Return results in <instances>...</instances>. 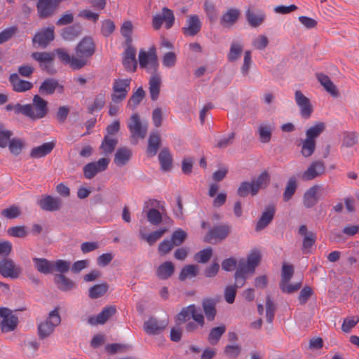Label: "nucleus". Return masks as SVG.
I'll return each instance as SVG.
<instances>
[{
  "label": "nucleus",
  "mask_w": 359,
  "mask_h": 359,
  "mask_svg": "<svg viewBox=\"0 0 359 359\" xmlns=\"http://www.w3.org/2000/svg\"><path fill=\"white\" fill-rule=\"evenodd\" d=\"M131 79L115 80L113 84L114 93L111 95V100L114 102H119L123 100L129 91Z\"/></svg>",
  "instance_id": "obj_8"
},
{
  "label": "nucleus",
  "mask_w": 359,
  "mask_h": 359,
  "mask_svg": "<svg viewBox=\"0 0 359 359\" xmlns=\"http://www.w3.org/2000/svg\"><path fill=\"white\" fill-rule=\"evenodd\" d=\"M133 28V26L130 21L124 22L121 27V33L122 36L126 39L127 44H131V34Z\"/></svg>",
  "instance_id": "obj_61"
},
{
  "label": "nucleus",
  "mask_w": 359,
  "mask_h": 359,
  "mask_svg": "<svg viewBox=\"0 0 359 359\" xmlns=\"http://www.w3.org/2000/svg\"><path fill=\"white\" fill-rule=\"evenodd\" d=\"M275 311L276 306L273 301L271 299L270 296L268 295L266 299V317L268 323H272L274 318Z\"/></svg>",
  "instance_id": "obj_62"
},
{
  "label": "nucleus",
  "mask_w": 359,
  "mask_h": 359,
  "mask_svg": "<svg viewBox=\"0 0 359 359\" xmlns=\"http://www.w3.org/2000/svg\"><path fill=\"white\" fill-rule=\"evenodd\" d=\"M198 273V266L189 264L184 266L179 275L181 281L185 280L187 278L196 277Z\"/></svg>",
  "instance_id": "obj_47"
},
{
  "label": "nucleus",
  "mask_w": 359,
  "mask_h": 359,
  "mask_svg": "<svg viewBox=\"0 0 359 359\" xmlns=\"http://www.w3.org/2000/svg\"><path fill=\"white\" fill-rule=\"evenodd\" d=\"M151 74V76L149 79V88L151 99L155 101L158 98L159 96L161 79L160 75L158 74V72Z\"/></svg>",
  "instance_id": "obj_30"
},
{
  "label": "nucleus",
  "mask_w": 359,
  "mask_h": 359,
  "mask_svg": "<svg viewBox=\"0 0 359 359\" xmlns=\"http://www.w3.org/2000/svg\"><path fill=\"white\" fill-rule=\"evenodd\" d=\"M275 213L276 208L274 205H269L266 206L257 222L255 231H259L265 229L273 220Z\"/></svg>",
  "instance_id": "obj_23"
},
{
  "label": "nucleus",
  "mask_w": 359,
  "mask_h": 359,
  "mask_svg": "<svg viewBox=\"0 0 359 359\" xmlns=\"http://www.w3.org/2000/svg\"><path fill=\"white\" fill-rule=\"evenodd\" d=\"M201 29V22L198 15H189L187 20V25L184 27L182 32L185 36H194L199 33Z\"/></svg>",
  "instance_id": "obj_22"
},
{
  "label": "nucleus",
  "mask_w": 359,
  "mask_h": 359,
  "mask_svg": "<svg viewBox=\"0 0 359 359\" xmlns=\"http://www.w3.org/2000/svg\"><path fill=\"white\" fill-rule=\"evenodd\" d=\"M109 163V159L107 158H100L97 161L86 164L83 168V175L86 179L93 178L98 172L105 170Z\"/></svg>",
  "instance_id": "obj_9"
},
{
  "label": "nucleus",
  "mask_w": 359,
  "mask_h": 359,
  "mask_svg": "<svg viewBox=\"0 0 359 359\" xmlns=\"http://www.w3.org/2000/svg\"><path fill=\"white\" fill-rule=\"evenodd\" d=\"M316 77L320 83L323 88L330 93L332 96L337 97L339 95V92L337 89L336 86L331 81L330 77L323 73L316 74Z\"/></svg>",
  "instance_id": "obj_34"
},
{
  "label": "nucleus",
  "mask_w": 359,
  "mask_h": 359,
  "mask_svg": "<svg viewBox=\"0 0 359 359\" xmlns=\"http://www.w3.org/2000/svg\"><path fill=\"white\" fill-rule=\"evenodd\" d=\"M7 233L10 236L15 238H25L27 236L28 232L25 226H16L10 227L7 230Z\"/></svg>",
  "instance_id": "obj_60"
},
{
  "label": "nucleus",
  "mask_w": 359,
  "mask_h": 359,
  "mask_svg": "<svg viewBox=\"0 0 359 359\" xmlns=\"http://www.w3.org/2000/svg\"><path fill=\"white\" fill-rule=\"evenodd\" d=\"M128 127L131 134V137L135 140L133 144L137 143V139H144L147 133V126L142 125L137 114L131 116Z\"/></svg>",
  "instance_id": "obj_7"
},
{
  "label": "nucleus",
  "mask_w": 359,
  "mask_h": 359,
  "mask_svg": "<svg viewBox=\"0 0 359 359\" xmlns=\"http://www.w3.org/2000/svg\"><path fill=\"white\" fill-rule=\"evenodd\" d=\"M215 302L211 299H204L202 304L203 309L207 319L212 321L215 319L217 310L215 307Z\"/></svg>",
  "instance_id": "obj_42"
},
{
  "label": "nucleus",
  "mask_w": 359,
  "mask_h": 359,
  "mask_svg": "<svg viewBox=\"0 0 359 359\" xmlns=\"http://www.w3.org/2000/svg\"><path fill=\"white\" fill-rule=\"evenodd\" d=\"M325 169L326 167L323 161H315L299 177L303 181H311L323 175Z\"/></svg>",
  "instance_id": "obj_10"
},
{
  "label": "nucleus",
  "mask_w": 359,
  "mask_h": 359,
  "mask_svg": "<svg viewBox=\"0 0 359 359\" xmlns=\"http://www.w3.org/2000/svg\"><path fill=\"white\" fill-rule=\"evenodd\" d=\"M175 16L172 10L164 7L162 9V15L154 16L152 25L156 30L159 29L163 22L165 23L166 29H170L174 24Z\"/></svg>",
  "instance_id": "obj_13"
},
{
  "label": "nucleus",
  "mask_w": 359,
  "mask_h": 359,
  "mask_svg": "<svg viewBox=\"0 0 359 359\" xmlns=\"http://www.w3.org/2000/svg\"><path fill=\"white\" fill-rule=\"evenodd\" d=\"M61 318L59 309L55 308L49 313L48 318L38 325V334L41 339L48 337L60 324Z\"/></svg>",
  "instance_id": "obj_2"
},
{
  "label": "nucleus",
  "mask_w": 359,
  "mask_h": 359,
  "mask_svg": "<svg viewBox=\"0 0 359 359\" xmlns=\"http://www.w3.org/2000/svg\"><path fill=\"white\" fill-rule=\"evenodd\" d=\"M231 231V226L227 224L216 226L209 230L204 238L205 243H211L212 240H224Z\"/></svg>",
  "instance_id": "obj_16"
},
{
  "label": "nucleus",
  "mask_w": 359,
  "mask_h": 359,
  "mask_svg": "<svg viewBox=\"0 0 359 359\" xmlns=\"http://www.w3.org/2000/svg\"><path fill=\"white\" fill-rule=\"evenodd\" d=\"M76 54L79 57H90L95 52V44L91 36H85L77 44Z\"/></svg>",
  "instance_id": "obj_11"
},
{
  "label": "nucleus",
  "mask_w": 359,
  "mask_h": 359,
  "mask_svg": "<svg viewBox=\"0 0 359 359\" xmlns=\"http://www.w3.org/2000/svg\"><path fill=\"white\" fill-rule=\"evenodd\" d=\"M295 101L297 104L300 108V114L302 118L308 119L311 117L313 109L309 99L306 97L301 90H297L295 91Z\"/></svg>",
  "instance_id": "obj_14"
},
{
  "label": "nucleus",
  "mask_w": 359,
  "mask_h": 359,
  "mask_svg": "<svg viewBox=\"0 0 359 359\" xmlns=\"http://www.w3.org/2000/svg\"><path fill=\"white\" fill-rule=\"evenodd\" d=\"M174 271V264L171 262L167 261L157 268L156 274L160 279L167 280L172 276Z\"/></svg>",
  "instance_id": "obj_36"
},
{
  "label": "nucleus",
  "mask_w": 359,
  "mask_h": 359,
  "mask_svg": "<svg viewBox=\"0 0 359 359\" xmlns=\"http://www.w3.org/2000/svg\"><path fill=\"white\" fill-rule=\"evenodd\" d=\"M8 147L11 154L15 156H18L24 147V143L22 140L19 138H13Z\"/></svg>",
  "instance_id": "obj_57"
},
{
  "label": "nucleus",
  "mask_w": 359,
  "mask_h": 359,
  "mask_svg": "<svg viewBox=\"0 0 359 359\" xmlns=\"http://www.w3.org/2000/svg\"><path fill=\"white\" fill-rule=\"evenodd\" d=\"M54 28L48 27L41 32L36 33L33 37V43L46 48L54 39Z\"/></svg>",
  "instance_id": "obj_25"
},
{
  "label": "nucleus",
  "mask_w": 359,
  "mask_h": 359,
  "mask_svg": "<svg viewBox=\"0 0 359 359\" xmlns=\"http://www.w3.org/2000/svg\"><path fill=\"white\" fill-rule=\"evenodd\" d=\"M116 312L114 306H108L104 307L102 311L96 316H90L88 323L92 325L97 324H104L110 318H111Z\"/></svg>",
  "instance_id": "obj_19"
},
{
  "label": "nucleus",
  "mask_w": 359,
  "mask_h": 359,
  "mask_svg": "<svg viewBox=\"0 0 359 359\" xmlns=\"http://www.w3.org/2000/svg\"><path fill=\"white\" fill-rule=\"evenodd\" d=\"M13 133L5 128L4 124L0 121V148L4 149L9 144Z\"/></svg>",
  "instance_id": "obj_46"
},
{
  "label": "nucleus",
  "mask_w": 359,
  "mask_h": 359,
  "mask_svg": "<svg viewBox=\"0 0 359 359\" xmlns=\"http://www.w3.org/2000/svg\"><path fill=\"white\" fill-rule=\"evenodd\" d=\"M161 168L163 171H168L172 168V158L167 148L163 149L158 154Z\"/></svg>",
  "instance_id": "obj_39"
},
{
  "label": "nucleus",
  "mask_w": 359,
  "mask_h": 359,
  "mask_svg": "<svg viewBox=\"0 0 359 359\" xmlns=\"http://www.w3.org/2000/svg\"><path fill=\"white\" fill-rule=\"evenodd\" d=\"M243 51V46L238 42H233L228 53V60L231 62L236 61Z\"/></svg>",
  "instance_id": "obj_50"
},
{
  "label": "nucleus",
  "mask_w": 359,
  "mask_h": 359,
  "mask_svg": "<svg viewBox=\"0 0 359 359\" xmlns=\"http://www.w3.org/2000/svg\"><path fill=\"white\" fill-rule=\"evenodd\" d=\"M53 281L57 289L63 292L70 291L76 287V283L65 274H55Z\"/></svg>",
  "instance_id": "obj_26"
},
{
  "label": "nucleus",
  "mask_w": 359,
  "mask_h": 359,
  "mask_svg": "<svg viewBox=\"0 0 359 359\" xmlns=\"http://www.w3.org/2000/svg\"><path fill=\"white\" fill-rule=\"evenodd\" d=\"M55 144L53 142H46L39 147L32 149L29 156L32 158H39L49 154L54 149Z\"/></svg>",
  "instance_id": "obj_27"
},
{
  "label": "nucleus",
  "mask_w": 359,
  "mask_h": 359,
  "mask_svg": "<svg viewBox=\"0 0 359 359\" xmlns=\"http://www.w3.org/2000/svg\"><path fill=\"white\" fill-rule=\"evenodd\" d=\"M106 102L105 95L100 93L95 97L93 103L88 107V110L90 114H93L95 111L100 110L103 108Z\"/></svg>",
  "instance_id": "obj_54"
},
{
  "label": "nucleus",
  "mask_w": 359,
  "mask_h": 359,
  "mask_svg": "<svg viewBox=\"0 0 359 359\" xmlns=\"http://www.w3.org/2000/svg\"><path fill=\"white\" fill-rule=\"evenodd\" d=\"M319 186L314 185L309 188L304 194L303 204L307 208H311L315 206L318 201V197L317 196Z\"/></svg>",
  "instance_id": "obj_29"
},
{
  "label": "nucleus",
  "mask_w": 359,
  "mask_h": 359,
  "mask_svg": "<svg viewBox=\"0 0 359 359\" xmlns=\"http://www.w3.org/2000/svg\"><path fill=\"white\" fill-rule=\"evenodd\" d=\"M115 28L114 22L110 19H107L101 22L100 32L104 37H109L113 34Z\"/></svg>",
  "instance_id": "obj_55"
},
{
  "label": "nucleus",
  "mask_w": 359,
  "mask_h": 359,
  "mask_svg": "<svg viewBox=\"0 0 359 359\" xmlns=\"http://www.w3.org/2000/svg\"><path fill=\"white\" fill-rule=\"evenodd\" d=\"M27 108L25 116L32 120L45 117L48 113V102L39 95H35L32 104H25Z\"/></svg>",
  "instance_id": "obj_1"
},
{
  "label": "nucleus",
  "mask_w": 359,
  "mask_h": 359,
  "mask_svg": "<svg viewBox=\"0 0 359 359\" xmlns=\"http://www.w3.org/2000/svg\"><path fill=\"white\" fill-rule=\"evenodd\" d=\"M132 151L127 147H121L117 149L114 156V163L118 166L125 165L130 159Z\"/></svg>",
  "instance_id": "obj_33"
},
{
  "label": "nucleus",
  "mask_w": 359,
  "mask_h": 359,
  "mask_svg": "<svg viewBox=\"0 0 359 359\" xmlns=\"http://www.w3.org/2000/svg\"><path fill=\"white\" fill-rule=\"evenodd\" d=\"M166 231V228H161L160 229L153 231L149 234H146L145 233L140 231V237L141 239L146 241L151 245L159 240Z\"/></svg>",
  "instance_id": "obj_40"
},
{
  "label": "nucleus",
  "mask_w": 359,
  "mask_h": 359,
  "mask_svg": "<svg viewBox=\"0 0 359 359\" xmlns=\"http://www.w3.org/2000/svg\"><path fill=\"white\" fill-rule=\"evenodd\" d=\"M109 290V284L106 282L96 284L90 287L88 296L90 299H97L103 296Z\"/></svg>",
  "instance_id": "obj_38"
},
{
  "label": "nucleus",
  "mask_w": 359,
  "mask_h": 359,
  "mask_svg": "<svg viewBox=\"0 0 359 359\" xmlns=\"http://www.w3.org/2000/svg\"><path fill=\"white\" fill-rule=\"evenodd\" d=\"M147 218L148 222L154 226L160 224L163 220L161 213L156 208H151L147 211Z\"/></svg>",
  "instance_id": "obj_53"
},
{
  "label": "nucleus",
  "mask_w": 359,
  "mask_h": 359,
  "mask_svg": "<svg viewBox=\"0 0 359 359\" xmlns=\"http://www.w3.org/2000/svg\"><path fill=\"white\" fill-rule=\"evenodd\" d=\"M168 325V319L158 320L154 317H151L144 323L143 328L147 334L156 335L161 333Z\"/></svg>",
  "instance_id": "obj_12"
},
{
  "label": "nucleus",
  "mask_w": 359,
  "mask_h": 359,
  "mask_svg": "<svg viewBox=\"0 0 359 359\" xmlns=\"http://www.w3.org/2000/svg\"><path fill=\"white\" fill-rule=\"evenodd\" d=\"M31 56L39 62L41 70L50 75L56 73V70L53 67L54 53L50 52H34Z\"/></svg>",
  "instance_id": "obj_5"
},
{
  "label": "nucleus",
  "mask_w": 359,
  "mask_h": 359,
  "mask_svg": "<svg viewBox=\"0 0 359 359\" xmlns=\"http://www.w3.org/2000/svg\"><path fill=\"white\" fill-rule=\"evenodd\" d=\"M253 189L252 182H243L238 188L237 194L241 197H246L249 194H251L252 196H256L257 194H253Z\"/></svg>",
  "instance_id": "obj_59"
},
{
  "label": "nucleus",
  "mask_w": 359,
  "mask_h": 359,
  "mask_svg": "<svg viewBox=\"0 0 359 359\" xmlns=\"http://www.w3.org/2000/svg\"><path fill=\"white\" fill-rule=\"evenodd\" d=\"M19 323L18 316L6 307H0V329L3 333L14 331Z\"/></svg>",
  "instance_id": "obj_4"
},
{
  "label": "nucleus",
  "mask_w": 359,
  "mask_h": 359,
  "mask_svg": "<svg viewBox=\"0 0 359 359\" xmlns=\"http://www.w3.org/2000/svg\"><path fill=\"white\" fill-rule=\"evenodd\" d=\"M239 15V10L230 8L222 15L220 20V24L224 27H230L237 22Z\"/></svg>",
  "instance_id": "obj_32"
},
{
  "label": "nucleus",
  "mask_w": 359,
  "mask_h": 359,
  "mask_svg": "<svg viewBox=\"0 0 359 359\" xmlns=\"http://www.w3.org/2000/svg\"><path fill=\"white\" fill-rule=\"evenodd\" d=\"M316 140L307 137L302 142L301 153L304 157H310L315 151Z\"/></svg>",
  "instance_id": "obj_52"
},
{
  "label": "nucleus",
  "mask_w": 359,
  "mask_h": 359,
  "mask_svg": "<svg viewBox=\"0 0 359 359\" xmlns=\"http://www.w3.org/2000/svg\"><path fill=\"white\" fill-rule=\"evenodd\" d=\"M22 269L9 257L0 259V275L4 278H18L22 273Z\"/></svg>",
  "instance_id": "obj_6"
},
{
  "label": "nucleus",
  "mask_w": 359,
  "mask_h": 359,
  "mask_svg": "<svg viewBox=\"0 0 359 359\" xmlns=\"http://www.w3.org/2000/svg\"><path fill=\"white\" fill-rule=\"evenodd\" d=\"M259 135L260 141L263 143H268L270 142L272 133L270 126H260L259 127Z\"/></svg>",
  "instance_id": "obj_64"
},
{
  "label": "nucleus",
  "mask_w": 359,
  "mask_h": 359,
  "mask_svg": "<svg viewBox=\"0 0 359 359\" xmlns=\"http://www.w3.org/2000/svg\"><path fill=\"white\" fill-rule=\"evenodd\" d=\"M70 269V262L63 259H57L53 262V271L55 270L58 274H65Z\"/></svg>",
  "instance_id": "obj_58"
},
{
  "label": "nucleus",
  "mask_w": 359,
  "mask_h": 359,
  "mask_svg": "<svg viewBox=\"0 0 359 359\" xmlns=\"http://www.w3.org/2000/svg\"><path fill=\"white\" fill-rule=\"evenodd\" d=\"M250 273L243 270V268L238 267L236 268V271L234 274V278L236 280V283L233 287H236L237 290L238 287H242L245 284V280L248 278V274Z\"/></svg>",
  "instance_id": "obj_51"
},
{
  "label": "nucleus",
  "mask_w": 359,
  "mask_h": 359,
  "mask_svg": "<svg viewBox=\"0 0 359 359\" xmlns=\"http://www.w3.org/2000/svg\"><path fill=\"white\" fill-rule=\"evenodd\" d=\"M325 130V123L323 122H318L314 126L307 129L306 131V136L310 140H316V138H317Z\"/></svg>",
  "instance_id": "obj_45"
},
{
  "label": "nucleus",
  "mask_w": 359,
  "mask_h": 359,
  "mask_svg": "<svg viewBox=\"0 0 359 359\" xmlns=\"http://www.w3.org/2000/svg\"><path fill=\"white\" fill-rule=\"evenodd\" d=\"M261 261V255L259 250H252L248 256L247 260L241 259L238 262V267L243 269V270L253 274L256 267L259 265Z\"/></svg>",
  "instance_id": "obj_15"
},
{
  "label": "nucleus",
  "mask_w": 359,
  "mask_h": 359,
  "mask_svg": "<svg viewBox=\"0 0 359 359\" xmlns=\"http://www.w3.org/2000/svg\"><path fill=\"white\" fill-rule=\"evenodd\" d=\"M298 233L304 236L302 250L304 252H309L310 249L315 244L316 241V235L313 231H309L306 225H301L299 228Z\"/></svg>",
  "instance_id": "obj_21"
},
{
  "label": "nucleus",
  "mask_w": 359,
  "mask_h": 359,
  "mask_svg": "<svg viewBox=\"0 0 359 359\" xmlns=\"http://www.w3.org/2000/svg\"><path fill=\"white\" fill-rule=\"evenodd\" d=\"M9 81L15 92L22 93L31 90L33 84L30 81L22 80L16 73L11 74L9 76Z\"/></svg>",
  "instance_id": "obj_24"
},
{
  "label": "nucleus",
  "mask_w": 359,
  "mask_h": 359,
  "mask_svg": "<svg viewBox=\"0 0 359 359\" xmlns=\"http://www.w3.org/2000/svg\"><path fill=\"white\" fill-rule=\"evenodd\" d=\"M35 269L41 273L50 274L53 273V262L46 258H32Z\"/></svg>",
  "instance_id": "obj_35"
},
{
  "label": "nucleus",
  "mask_w": 359,
  "mask_h": 359,
  "mask_svg": "<svg viewBox=\"0 0 359 359\" xmlns=\"http://www.w3.org/2000/svg\"><path fill=\"white\" fill-rule=\"evenodd\" d=\"M270 175L266 170H264L255 179L252 180L253 189V194H257L259 189H265L270 183Z\"/></svg>",
  "instance_id": "obj_31"
},
{
  "label": "nucleus",
  "mask_w": 359,
  "mask_h": 359,
  "mask_svg": "<svg viewBox=\"0 0 359 359\" xmlns=\"http://www.w3.org/2000/svg\"><path fill=\"white\" fill-rule=\"evenodd\" d=\"M246 18L250 26L257 27L264 22L265 15L264 14L257 15L253 11L248 10L246 12Z\"/></svg>",
  "instance_id": "obj_49"
},
{
  "label": "nucleus",
  "mask_w": 359,
  "mask_h": 359,
  "mask_svg": "<svg viewBox=\"0 0 359 359\" xmlns=\"http://www.w3.org/2000/svg\"><path fill=\"white\" fill-rule=\"evenodd\" d=\"M145 96V92L142 87L133 93L129 100L128 101V107L131 109H135L142 101Z\"/></svg>",
  "instance_id": "obj_44"
},
{
  "label": "nucleus",
  "mask_w": 359,
  "mask_h": 359,
  "mask_svg": "<svg viewBox=\"0 0 359 359\" xmlns=\"http://www.w3.org/2000/svg\"><path fill=\"white\" fill-rule=\"evenodd\" d=\"M38 203L43 210L55 212L60 210L62 201L61 198L58 197L46 195L38 202Z\"/></svg>",
  "instance_id": "obj_18"
},
{
  "label": "nucleus",
  "mask_w": 359,
  "mask_h": 359,
  "mask_svg": "<svg viewBox=\"0 0 359 359\" xmlns=\"http://www.w3.org/2000/svg\"><path fill=\"white\" fill-rule=\"evenodd\" d=\"M161 146V137L158 131L153 132L150 134L148 140V147L147 149V154L154 156L157 154V151Z\"/></svg>",
  "instance_id": "obj_37"
},
{
  "label": "nucleus",
  "mask_w": 359,
  "mask_h": 359,
  "mask_svg": "<svg viewBox=\"0 0 359 359\" xmlns=\"http://www.w3.org/2000/svg\"><path fill=\"white\" fill-rule=\"evenodd\" d=\"M297 187V180L294 177H291L287 182L283 193V199L288 201L294 194Z\"/></svg>",
  "instance_id": "obj_48"
},
{
  "label": "nucleus",
  "mask_w": 359,
  "mask_h": 359,
  "mask_svg": "<svg viewBox=\"0 0 359 359\" xmlns=\"http://www.w3.org/2000/svg\"><path fill=\"white\" fill-rule=\"evenodd\" d=\"M127 45L128 46L123 53V65L126 71L134 72L137 67L136 49L131 44Z\"/></svg>",
  "instance_id": "obj_17"
},
{
  "label": "nucleus",
  "mask_w": 359,
  "mask_h": 359,
  "mask_svg": "<svg viewBox=\"0 0 359 359\" xmlns=\"http://www.w3.org/2000/svg\"><path fill=\"white\" fill-rule=\"evenodd\" d=\"M187 237V233L182 229H178L175 231L170 238V241L173 243L174 246L181 245Z\"/></svg>",
  "instance_id": "obj_56"
},
{
  "label": "nucleus",
  "mask_w": 359,
  "mask_h": 359,
  "mask_svg": "<svg viewBox=\"0 0 359 359\" xmlns=\"http://www.w3.org/2000/svg\"><path fill=\"white\" fill-rule=\"evenodd\" d=\"M82 27L80 23H75L62 29L61 36L65 41H73L81 35Z\"/></svg>",
  "instance_id": "obj_28"
},
{
  "label": "nucleus",
  "mask_w": 359,
  "mask_h": 359,
  "mask_svg": "<svg viewBox=\"0 0 359 359\" xmlns=\"http://www.w3.org/2000/svg\"><path fill=\"white\" fill-rule=\"evenodd\" d=\"M138 60L140 68L146 69L150 74L158 72L159 64L155 48L152 47L149 52L141 49L139 52Z\"/></svg>",
  "instance_id": "obj_3"
},
{
  "label": "nucleus",
  "mask_w": 359,
  "mask_h": 359,
  "mask_svg": "<svg viewBox=\"0 0 359 359\" xmlns=\"http://www.w3.org/2000/svg\"><path fill=\"white\" fill-rule=\"evenodd\" d=\"M225 332L226 326L224 325L212 328L208 337L209 343L212 345H216Z\"/></svg>",
  "instance_id": "obj_43"
},
{
  "label": "nucleus",
  "mask_w": 359,
  "mask_h": 359,
  "mask_svg": "<svg viewBox=\"0 0 359 359\" xmlns=\"http://www.w3.org/2000/svg\"><path fill=\"white\" fill-rule=\"evenodd\" d=\"M212 255V250L210 248L197 252L194 256V259L199 263H206L211 258Z\"/></svg>",
  "instance_id": "obj_63"
},
{
  "label": "nucleus",
  "mask_w": 359,
  "mask_h": 359,
  "mask_svg": "<svg viewBox=\"0 0 359 359\" xmlns=\"http://www.w3.org/2000/svg\"><path fill=\"white\" fill-rule=\"evenodd\" d=\"M56 90L61 93L64 90V87L56 79L49 78L41 83L39 88V93L43 95H53Z\"/></svg>",
  "instance_id": "obj_20"
},
{
  "label": "nucleus",
  "mask_w": 359,
  "mask_h": 359,
  "mask_svg": "<svg viewBox=\"0 0 359 359\" xmlns=\"http://www.w3.org/2000/svg\"><path fill=\"white\" fill-rule=\"evenodd\" d=\"M117 144L118 140L116 138L105 135L100 145V149L103 151L104 154L107 156L114 151Z\"/></svg>",
  "instance_id": "obj_41"
}]
</instances>
